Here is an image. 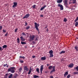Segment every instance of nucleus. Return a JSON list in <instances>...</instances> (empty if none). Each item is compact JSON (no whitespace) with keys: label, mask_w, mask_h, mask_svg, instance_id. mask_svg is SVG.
<instances>
[{"label":"nucleus","mask_w":78,"mask_h":78,"mask_svg":"<svg viewBox=\"0 0 78 78\" xmlns=\"http://www.w3.org/2000/svg\"><path fill=\"white\" fill-rule=\"evenodd\" d=\"M51 69H52L50 71V74H52V73H53V72H55V66H54L53 67V66H50L48 67V69H49V70Z\"/></svg>","instance_id":"nucleus-1"},{"label":"nucleus","mask_w":78,"mask_h":78,"mask_svg":"<svg viewBox=\"0 0 78 78\" xmlns=\"http://www.w3.org/2000/svg\"><path fill=\"white\" fill-rule=\"evenodd\" d=\"M16 68L15 67H11L8 70V72H10L12 73H14L15 72Z\"/></svg>","instance_id":"nucleus-2"},{"label":"nucleus","mask_w":78,"mask_h":78,"mask_svg":"<svg viewBox=\"0 0 78 78\" xmlns=\"http://www.w3.org/2000/svg\"><path fill=\"white\" fill-rule=\"evenodd\" d=\"M64 3V5L65 6L66 8H69V4H68L67 0H65Z\"/></svg>","instance_id":"nucleus-3"},{"label":"nucleus","mask_w":78,"mask_h":78,"mask_svg":"<svg viewBox=\"0 0 78 78\" xmlns=\"http://www.w3.org/2000/svg\"><path fill=\"white\" fill-rule=\"evenodd\" d=\"M35 27L37 30L39 31V28L38 27H39V24L37 23H34Z\"/></svg>","instance_id":"nucleus-4"},{"label":"nucleus","mask_w":78,"mask_h":78,"mask_svg":"<svg viewBox=\"0 0 78 78\" xmlns=\"http://www.w3.org/2000/svg\"><path fill=\"white\" fill-rule=\"evenodd\" d=\"M35 38V36L34 35H30L29 37L30 41H34V39Z\"/></svg>","instance_id":"nucleus-5"},{"label":"nucleus","mask_w":78,"mask_h":78,"mask_svg":"<svg viewBox=\"0 0 78 78\" xmlns=\"http://www.w3.org/2000/svg\"><path fill=\"white\" fill-rule=\"evenodd\" d=\"M57 6L58 7H60V9L61 10H63V9H64L63 5H61L60 3H59L58 4Z\"/></svg>","instance_id":"nucleus-6"},{"label":"nucleus","mask_w":78,"mask_h":78,"mask_svg":"<svg viewBox=\"0 0 78 78\" xmlns=\"http://www.w3.org/2000/svg\"><path fill=\"white\" fill-rule=\"evenodd\" d=\"M29 16H30V14L29 13L27 14L23 18V19H24L25 18H28L29 17Z\"/></svg>","instance_id":"nucleus-7"},{"label":"nucleus","mask_w":78,"mask_h":78,"mask_svg":"<svg viewBox=\"0 0 78 78\" xmlns=\"http://www.w3.org/2000/svg\"><path fill=\"white\" fill-rule=\"evenodd\" d=\"M44 65H42L41 66L40 68V71L41 72V73H42V70H43V69H44Z\"/></svg>","instance_id":"nucleus-8"},{"label":"nucleus","mask_w":78,"mask_h":78,"mask_svg":"<svg viewBox=\"0 0 78 78\" xmlns=\"http://www.w3.org/2000/svg\"><path fill=\"white\" fill-rule=\"evenodd\" d=\"M24 70L26 71H28L29 69L28 68V66H25L24 67Z\"/></svg>","instance_id":"nucleus-9"},{"label":"nucleus","mask_w":78,"mask_h":78,"mask_svg":"<svg viewBox=\"0 0 78 78\" xmlns=\"http://www.w3.org/2000/svg\"><path fill=\"white\" fill-rule=\"evenodd\" d=\"M14 5L12 6L13 8H15V7H16L17 5V3L16 2H13Z\"/></svg>","instance_id":"nucleus-10"},{"label":"nucleus","mask_w":78,"mask_h":78,"mask_svg":"<svg viewBox=\"0 0 78 78\" xmlns=\"http://www.w3.org/2000/svg\"><path fill=\"white\" fill-rule=\"evenodd\" d=\"M68 72H66L64 74V77H66V76H67V75H68Z\"/></svg>","instance_id":"nucleus-11"},{"label":"nucleus","mask_w":78,"mask_h":78,"mask_svg":"<svg viewBox=\"0 0 78 78\" xmlns=\"http://www.w3.org/2000/svg\"><path fill=\"white\" fill-rule=\"evenodd\" d=\"M68 67H70V68H72V67H73V64L72 63L71 64H69Z\"/></svg>","instance_id":"nucleus-12"},{"label":"nucleus","mask_w":78,"mask_h":78,"mask_svg":"<svg viewBox=\"0 0 78 78\" xmlns=\"http://www.w3.org/2000/svg\"><path fill=\"white\" fill-rule=\"evenodd\" d=\"M41 59L42 61H44V60H45V59H46V57L45 56L42 57L41 58Z\"/></svg>","instance_id":"nucleus-13"},{"label":"nucleus","mask_w":78,"mask_h":78,"mask_svg":"<svg viewBox=\"0 0 78 78\" xmlns=\"http://www.w3.org/2000/svg\"><path fill=\"white\" fill-rule=\"evenodd\" d=\"M47 7V6L46 5H44L43 7H41V8L40 10L41 11H42V10H43L45 8H46Z\"/></svg>","instance_id":"nucleus-14"},{"label":"nucleus","mask_w":78,"mask_h":78,"mask_svg":"<svg viewBox=\"0 0 78 78\" xmlns=\"http://www.w3.org/2000/svg\"><path fill=\"white\" fill-rule=\"evenodd\" d=\"M62 0H57V2L58 3H62Z\"/></svg>","instance_id":"nucleus-15"},{"label":"nucleus","mask_w":78,"mask_h":78,"mask_svg":"<svg viewBox=\"0 0 78 78\" xmlns=\"http://www.w3.org/2000/svg\"><path fill=\"white\" fill-rule=\"evenodd\" d=\"M75 50H76V51H78V45H77L75 47Z\"/></svg>","instance_id":"nucleus-16"},{"label":"nucleus","mask_w":78,"mask_h":78,"mask_svg":"<svg viewBox=\"0 0 78 78\" xmlns=\"http://www.w3.org/2000/svg\"><path fill=\"white\" fill-rule=\"evenodd\" d=\"M66 53V51H62L61 52H59V54H62L63 53Z\"/></svg>","instance_id":"nucleus-17"},{"label":"nucleus","mask_w":78,"mask_h":78,"mask_svg":"<svg viewBox=\"0 0 78 78\" xmlns=\"http://www.w3.org/2000/svg\"><path fill=\"white\" fill-rule=\"evenodd\" d=\"M20 38L21 39V41H25V39H24V38L22 36L21 37H20Z\"/></svg>","instance_id":"nucleus-18"},{"label":"nucleus","mask_w":78,"mask_h":78,"mask_svg":"<svg viewBox=\"0 0 78 78\" xmlns=\"http://www.w3.org/2000/svg\"><path fill=\"white\" fill-rule=\"evenodd\" d=\"M9 75L8 73H6L4 76V78H8V75Z\"/></svg>","instance_id":"nucleus-19"},{"label":"nucleus","mask_w":78,"mask_h":78,"mask_svg":"<svg viewBox=\"0 0 78 78\" xmlns=\"http://www.w3.org/2000/svg\"><path fill=\"white\" fill-rule=\"evenodd\" d=\"M39 37H36V38L35 40V41H39Z\"/></svg>","instance_id":"nucleus-20"},{"label":"nucleus","mask_w":78,"mask_h":78,"mask_svg":"<svg viewBox=\"0 0 78 78\" xmlns=\"http://www.w3.org/2000/svg\"><path fill=\"white\" fill-rule=\"evenodd\" d=\"M53 51L52 50L50 51L49 52V53H50V54H53Z\"/></svg>","instance_id":"nucleus-21"},{"label":"nucleus","mask_w":78,"mask_h":78,"mask_svg":"<svg viewBox=\"0 0 78 78\" xmlns=\"http://www.w3.org/2000/svg\"><path fill=\"white\" fill-rule=\"evenodd\" d=\"M50 58H53V54H50Z\"/></svg>","instance_id":"nucleus-22"},{"label":"nucleus","mask_w":78,"mask_h":78,"mask_svg":"<svg viewBox=\"0 0 78 78\" xmlns=\"http://www.w3.org/2000/svg\"><path fill=\"white\" fill-rule=\"evenodd\" d=\"M21 44L22 45H23L24 44H27V43L21 41Z\"/></svg>","instance_id":"nucleus-23"},{"label":"nucleus","mask_w":78,"mask_h":78,"mask_svg":"<svg viewBox=\"0 0 78 78\" xmlns=\"http://www.w3.org/2000/svg\"><path fill=\"white\" fill-rule=\"evenodd\" d=\"M76 0H73V4H75V3H76Z\"/></svg>","instance_id":"nucleus-24"},{"label":"nucleus","mask_w":78,"mask_h":78,"mask_svg":"<svg viewBox=\"0 0 78 78\" xmlns=\"http://www.w3.org/2000/svg\"><path fill=\"white\" fill-rule=\"evenodd\" d=\"M6 47H7V45H4L2 46L3 48H6Z\"/></svg>","instance_id":"nucleus-25"},{"label":"nucleus","mask_w":78,"mask_h":78,"mask_svg":"<svg viewBox=\"0 0 78 78\" xmlns=\"http://www.w3.org/2000/svg\"><path fill=\"white\" fill-rule=\"evenodd\" d=\"M34 78H39V77L35 75L34 76Z\"/></svg>","instance_id":"nucleus-26"},{"label":"nucleus","mask_w":78,"mask_h":78,"mask_svg":"<svg viewBox=\"0 0 78 78\" xmlns=\"http://www.w3.org/2000/svg\"><path fill=\"white\" fill-rule=\"evenodd\" d=\"M36 70L38 73H39V69L38 68H37L36 69Z\"/></svg>","instance_id":"nucleus-27"},{"label":"nucleus","mask_w":78,"mask_h":78,"mask_svg":"<svg viewBox=\"0 0 78 78\" xmlns=\"http://www.w3.org/2000/svg\"><path fill=\"white\" fill-rule=\"evenodd\" d=\"M36 6V5H34L32 6V8H33V9H35Z\"/></svg>","instance_id":"nucleus-28"},{"label":"nucleus","mask_w":78,"mask_h":78,"mask_svg":"<svg viewBox=\"0 0 78 78\" xmlns=\"http://www.w3.org/2000/svg\"><path fill=\"white\" fill-rule=\"evenodd\" d=\"M17 43H18V44H19L20 43V40L19 39V38H18L17 39Z\"/></svg>","instance_id":"nucleus-29"},{"label":"nucleus","mask_w":78,"mask_h":78,"mask_svg":"<svg viewBox=\"0 0 78 78\" xmlns=\"http://www.w3.org/2000/svg\"><path fill=\"white\" fill-rule=\"evenodd\" d=\"M12 76V74H11L9 76V78H11Z\"/></svg>","instance_id":"nucleus-30"},{"label":"nucleus","mask_w":78,"mask_h":78,"mask_svg":"<svg viewBox=\"0 0 78 78\" xmlns=\"http://www.w3.org/2000/svg\"><path fill=\"white\" fill-rule=\"evenodd\" d=\"M78 25V22H76L75 23V26L76 27H77V26Z\"/></svg>","instance_id":"nucleus-31"},{"label":"nucleus","mask_w":78,"mask_h":78,"mask_svg":"<svg viewBox=\"0 0 78 78\" xmlns=\"http://www.w3.org/2000/svg\"><path fill=\"white\" fill-rule=\"evenodd\" d=\"M78 17H76V20H74L75 22H76V21H78Z\"/></svg>","instance_id":"nucleus-32"},{"label":"nucleus","mask_w":78,"mask_h":78,"mask_svg":"<svg viewBox=\"0 0 78 78\" xmlns=\"http://www.w3.org/2000/svg\"><path fill=\"white\" fill-rule=\"evenodd\" d=\"M20 58H23V59H25V57L24 56H20Z\"/></svg>","instance_id":"nucleus-33"},{"label":"nucleus","mask_w":78,"mask_h":78,"mask_svg":"<svg viewBox=\"0 0 78 78\" xmlns=\"http://www.w3.org/2000/svg\"><path fill=\"white\" fill-rule=\"evenodd\" d=\"M71 76V75L70 74H69L67 76V78H69Z\"/></svg>","instance_id":"nucleus-34"},{"label":"nucleus","mask_w":78,"mask_h":78,"mask_svg":"<svg viewBox=\"0 0 78 78\" xmlns=\"http://www.w3.org/2000/svg\"><path fill=\"white\" fill-rule=\"evenodd\" d=\"M67 19L66 18H64L63 21L66 22L67 21Z\"/></svg>","instance_id":"nucleus-35"},{"label":"nucleus","mask_w":78,"mask_h":78,"mask_svg":"<svg viewBox=\"0 0 78 78\" xmlns=\"http://www.w3.org/2000/svg\"><path fill=\"white\" fill-rule=\"evenodd\" d=\"M73 74H74V75H77V74H78V72H74Z\"/></svg>","instance_id":"nucleus-36"},{"label":"nucleus","mask_w":78,"mask_h":78,"mask_svg":"<svg viewBox=\"0 0 78 78\" xmlns=\"http://www.w3.org/2000/svg\"><path fill=\"white\" fill-rule=\"evenodd\" d=\"M30 28V26H28V27H27L26 28V29L27 30H28V29H29V28Z\"/></svg>","instance_id":"nucleus-37"},{"label":"nucleus","mask_w":78,"mask_h":78,"mask_svg":"<svg viewBox=\"0 0 78 78\" xmlns=\"http://www.w3.org/2000/svg\"><path fill=\"white\" fill-rule=\"evenodd\" d=\"M26 33H23L22 34L23 35V36H26V34H25Z\"/></svg>","instance_id":"nucleus-38"},{"label":"nucleus","mask_w":78,"mask_h":78,"mask_svg":"<svg viewBox=\"0 0 78 78\" xmlns=\"http://www.w3.org/2000/svg\"><path fill=\"white\" fill-rule=\"evenodd\" d=\"M31 71L29 70V72L28 73V75H30V73H31Z\"/></svg>","instance_id":"nucleus-39"},{"label":"nucleus","mask_w":78,"mask_h":78,"mask_svg":"<svg viewBox=\"0 0 78 78\" xmlns=\"http://www.w3.org/2000/svg\"><path fill=\"white\" fill-rule=\"evenodd\" d=\"M2 28H3V27H2V26H0V30H2Z\"/></svg>","instance_id":"nucleus-40"},{"label":"nucleus","mask_w":78,"mask_h":78,"mask_svg":"<svg viewBox=\"0 0 78 78\" xmlns=\"http://www.w3.org/2000/svg\"><path fill=\"white\" fill-rule=\"evenodd\" d=\"M17 30H18V29H16L15 30V33H16V32H17Z\"/></svg>","instance_id":"nucleus-41"},{"label":"nucleus","mask_w":78,"mask_h":78,"mask_svg":"<svg viewBox=\"0 0 78 78\" xmlns=\"http://www.w3.org/2000/svg\"><path fill=\"white\" fill-rule=\"evenodd\" d=\"M75 69H76V70H77V72H78V66H77V67H76Z\"/></svg>","instance_id":"nucleus-42"},{"label":"nucleus","mask_w":78,"mask_h":78,"mask_svg":"<svg viewBox=\"0 0 78 78\" xmlns=\"http://www.w3.org/2000/svg\"><path fill=\"white\" fill-rule=\"evenodd\" d=\"M20 62H21V63H23V61L22 60H20Z\"/></svg>","instance_id":"nucleus-43"},{"label":"nucleus","mask_w":78,"mask_h":78,"mask_svg":"<svg viewBox=\"0 0 78 78\" xmlns=\"http://www.w3.org/2000/svg\"><path fill=\"white\" fill-rule=\"evenodd\" d=\"M6 66H8V64H6L3 65L4 67H6Z\"/></svg>","instance_id":"nucleus-44"},{"label":"nucleus","mask_w":78,"mask_h":78,"mask_svg":"<svg viewBox=\"0 0 78 78\" xmlns=\"http://www.w3.org/2000/svg\"><path fill=\"white\" fill-rule=\"evenodd\" d=\"M3 50V49H2V48L1 47H0V51H2V50Z\"/></svg>","instance_id":"nucleus-45"},{"label":"nucleus","mask_w":78,"mask_h":78,"mask_svg":"<svg viewBox=\"0 0 78 78\" xmlns=\"http://www.w3.org/2000/svg\"><path fill=\"white\" fill-rule=\"evenodd\" d=\"M22 70V68H20L19 69V70L20 71H21V70Z\"/></svg>","instance_id":"nucleus-46"},{"label":"nucleus","mask_w":78,"mask_h":78,"mask_svg":"<svg viewBox=\"0 0 78 78\" xmlns=\"http://www.w3.org/2000/svg\"><path fill=\"white\" fill-rule=\"evenodd\" d=\"M6 30H3V32H4V33H6Z\"/></svg>","instance_id":"nucleus-47"},{"label":"nucleus","mask_w":78,"mask_h":78,"mask_svg":"<svg viewBox=\"0 0 78 78\" xmlns=\"http://www.w3.org/2000/svg\"><path fill=\"white\" fill-rule=\"evenodd\" d=\"M8 33L7 32L5 34V36H7V35H8Z\"/></svg>","instance_id":"nucleus-48"},{"label":"nucleus","mask_w":78,"mask_h":78,"mask_svg":"<svg viewBox=\"0 0 78 78\" xmlns=\"http://www.w3.org/2000/svg\"><path fill=\"white\" fill-rule=\"evenodd\" d=\"M40 16L43 17H44V16H43V15H41Z\"/></svg>","instance_id":"nucleus-49"},{"label":"nucleus","mask_w":78,"mask_h":78,"mask_svg":"<svg viewBox=\"0 0 78 78\" xmlns=\"http://www.w3.org/2000/svg\"><path fill=\"white\" fill-rule=\"evenodd\" d=\"M32 58H35V56H34V55L33 56Z\"/></svg>","instance_id":"nucleus-50"},{"label":"nucleus","mask_w":78,"mask_h":78,"mask_svg":"<svg viewBox=\"0 0 78 78\" xmlns=\"http://www.w3.org/2000/svg\"><path fill=\"white\" fill-rule=\"evenodd\" d=\"M47 27H48V26L47 25L45 27V29H46Z\"/></svg>","instance_id":"nucleus-51"},{"label":"nucleus","mask_w":78,"mask_h":78,"mask_svg":"<svg viewBox=\"0 0 78 78\" xmlns=\"http://www.w3.org/2000/svg\"><path fill=\"white\" fill-rule=\"evenodd\" d=\"M47 66H50V64H47Z\"/></svg>","instance_id":"nucleus-52"},{"label":"nucleus","mask_w":78,"mask_h":78,"mask_svg":"<svg viewBox=\"0 0 78 78\" xmlns=\"http://www.w3.org/2000/svg\"><path fill=\"white\" fill-rule=\"evenodd\" d=\"M27 23H25V26H27Z\"/></svg>","instance_id":"nucleus-53"},{"label":"nucleus","mask_w":78,"mask_h":78,"mask_svg":"<svg viewBox=\"0 0 78 78\" xmlns=\"http://www.w3.org/2000/svg\"><path fill=\"white\" fill-rule=\"evenodd\" d=\"M50 78H53V76H50Z\"/></svg>","instance_id":"nucleus-54"},{"label":"nucleus","mask_w":78,"mask_h":78,"mask_svg":"<svg viewBox=\"0 0 78 78\" xmlns=\"http://www.w3.org/2000/svg\"><path fill=\"white\" fill-rule=\"evenodd\" d=\"M47 32H48V28H47Z\"/></svg>","instance_id":"nucleus-55"},{"label":"nucleus","mask_w":78,"mask_h":78,"mask_svg":"<svg viewBox=\"0 0 78 78\" xmlns=\"http://www.w3.org/2000/svg\"><path fill=\"white\" fill-rule=\"evenodd\" d=\"M71 3H71L70 2H69V5L71 4Z\"/></svg>","instance_id":"nucleus-56"},{"label":"nucleus","mask_w":78,"mask_h":78,"mask_svg":"<svg viewBox=\"0 0 78 78\" xmlns=\"http://www.w3.org/2000/svg\"><path fill=\"white\" fill-rule=\"evenodd\" d=\"M12 78H16V76H14V77H13Z\"/></svg>","instance_id":"nucleus-57"},{"label":"nucleus","mask_w":78,"mask_h":78,"mask_svg":"<svg viewBox=\"0 0 78 78\" xmlns=\"http://www.w3.org/2000/svg\"><path fill=\"white\" fill-rule=\"evenodd\" d=\"M29 70H32V69H31L30 68Z\"/></svg>","instance_id":"nucleus-58"},{"label":"nucleus","mask_w":78,"mask_h":78,"mask_svg":"<svg viewBox=\"0 0 78 78\" xmlns=\"http://www.w3.org/2000/svg\"><path fill=\"white\" fill-rule=\"evenodd\" d=\"M9 67V66L8 65L6 67Z\"/></svg>","instance_id":"nucleus-59"},{"label":"nucleus","mask_w":78,"mask_h":78,"mask_svg":"<svg viewBox=\"0 0 78 78\" xmlns=\"http://www.w3.org/2000/svg\"><path fill=\"white\" fill-rule=\"evenodd\" d=\"M70 1H72L73 0H69Z\"/></svg>","instance_id":"nucleus-60"},{"label":"nucleus","mask_w":78,"mask_h":78,"mask_svg":"<svg viewBox=\"0 0 78 78\" xmlns=\"http://www.w3.org/2000/svg\"><path fill=\"white\" fill-rule=\"evenodd\" d=\"M77 39H78V38H77Z\"/></svg>","instance_id":"nucleus-61"}]
</instances>
